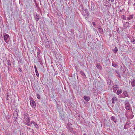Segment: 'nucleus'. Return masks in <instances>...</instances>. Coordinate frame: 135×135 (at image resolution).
Returning a JSON list of instances; mask_svg holds the SVG:
<instances>
[{
  "mask_svg": "<svg viewBox=\"0 0 135 135\" xmlns=\"http://www.w3.org/2000/svg\"><path fill=\"white\" fill-rule=\"evenodd\" d=\"M30 104L31 107L32 108H35L36 106V104L34 100L32 98H30Z\"/></svg>",
  "mask_w": 135,
  "mask_h": 135,
  "instance_id": "1",
  "label": "nucleus"
},
{
  "mask_svg": "<svg viewBox=\"0 0 135 135\" xmlns=\"http://www.w3.org/2000/svg\"><path fill=\"white\" fill-rule=\"evenodd\" d=\"M125 107L126 110H131L130 105L128 101L125 102Z\"/></svg>",
  "mask_w": 135,
  "mask_h": 135,
  "instance_id": "2",
  "label": "nucleus"
},
{
  "mask_svg": "<svg viewBox=\"0 0 135 135\" xmlns=\"http://www.w3.org/2000/svg\"><path fill=\"white\" fill-rule=\"evenodd\" d=\"M71 124L70 123H69L67 124V127L68 129L70 131L71 133H73L74 132L73 131V128L71 127Z\"/></svg>",
  "mask_w": 135,
  "mask_h": 135,
  "instance_id": "3",
  "label": "nucleus"
},
{
  "mask_svg": "<svg viewBox=\"0 0 135 135\" xmlns=\"http://www.w3.org/2000/svg\"><path fill=\"white\" fill-rule=\"evenodd\" d=\"M4 38V40L5 42L7 43H8V41L9 39V35L5 33V35L3 36Z\"/></svg>",
  "mask_w": 135,
  "mask_h": 135,
  "instance_id": "4",
  "label": "nucleus"
},
{
  "mask_svg": "<svg viewBox=\"0 0 135 135\" xmlns=\"http://www.w3.org/2000/svg\"><path fill=\"white\" fill-rule=\"evenodd\" d=\"M24 118L26 121L27 123H30V120L28 115L27 114H25L24 115Z\"/></svg>",
  "mask_w": 135,
  "mask_h": 135,
  "instance_id": "5",
  "label": "nucleus"
},
{
  "mask_svg": "<svg viewBox=\"0 0 135 135\" xmlns=\"http://www.w3.org/2000/svg\"><path fill=\"white\" fill-rule=\"evenodd\" d=\"M8 63V70H10L11 68V62L9 60L7 61Z\"/></svg>",
  "mask_w": 135,
  "mask_h": 135,
  "instance_id": "6",
  "label": "nucleus"
},
{
  "mask_svg": "<svg viewBox=\"0 0 135 135\" xmlns=\"http://www.w3.org/2000/svg\"><path fill=\"white\" fill-rule=\"evenodd\" d=\"M91 11H93L94 10L95 8V4L93 2H91Z\"/></svg>",
  "mask_w": 135,
  "mask_h": 135,
  "instance_id": "7",
  "label": "nucleus"
},
{
  "mask_svg": "<svg viewBox=\"0 0 135 135\" xmlns=\"http://www.w3.org/2000/svg\"><path fill=\"white\" fill-rule=\"evenodd\" d=\"M40 50H38V51H37V59L38 60H40L41 59L40 57Z\"/></svg>",
  "mask_w": 135,
  "mask_h": 135,
  "instance_id": "8",
  "label": "nucleus"
},
{
  "mask_svg": "<svg viewBox=\"0 0 135 135\" xmlns=\"http://www.w3.org/2000/svg\"><path fill=\"white\" fill-rule=\"evenodd\" d=\"M107 83L108 85H112L113 83L112 81L110 79H108L107 81Z\"/></svg>",
  "mask_w": 135,
  "mask_h": 135,
  "instance_id": "9",
  "label": "nucleus"
},
{
  "mask_svg": "<svg viewBox=\"0 0 135 135\" xmlns=\"http://www.w3.org/2000/svg\"><path fill=\"white\" fill-rule=\"evenodd\" d=\"M84 99L86 102L89 101L90 99V98L89 97L86 96H84Z\"/></svg>",
  "mask_w": 135,
  "mask_h": 135,
  "instance_id": "10",
  "label": "nucleus"
},
{
  "mask_svg": "<svg viewBox=\"0 0 135 135\" xmlns=\"http://www.w3.org/2000/svg\"><path fill=\"white\" fill-rule=\"evenodd\" d=\"M110 119L112 120H113L114 122L115 123H116L117 122V119L114 116H112L111 117Z\"/></svg>",
  "mask_w": 135,
  "mask_h": 135,
  "instance_id": "11",
  "label": "nucleus"
},
{
  "mask_svg": "<svg viewBox=\"0 0 135 135\" xmlns=\"http://www.w3.org/2000/svg\"><path fill=\"white\" fill-rule=\"evenodd\" d=\"M129 23L128 22L125 23L124 24V28H127L129 26Z\"/></svg>",
  "mask_w": 135,
  "mask_h": 135,
  "instance_id": "12",
  "label": "nucleus"
},
{
  "mask_svg": "<svg viewBox=\"0 0 135 135\" xmlns=\"http://www.w3.org/2000/svg\"><path fill=\"white\" fill-rule=\"evenodd\" d=\"M18 115L17 112V111H15L14 112L13 114V117H16V119H17Z\"/></svg>",
  "mask_w": 135,
  "mask_h": 135,
  "instance_id": "13",
  "label": "nucleus"
},
{
  "mask_svg": "<svg viewBox=\"0 0 135 135\" xmlns=\"http://www.w3.org/2000/svg\"><path fill=\"white\" fill-rule=\"evenodd\" d=\"M105 6H111L110 3L106 1L105 3Z\"/></svg>",
  "mask_w": 135,
  "mask_h": 135,
  "instance_id": "14",
  "label": "nucleus"
},
{
  "mask_svg": "<svg viewBox=\"0 0 135 135\" xmlns=\"http://www.w3.org/2000/svg\"><path fill=\"white\" fill-rule=\"evenodd\" d=\"M112 50L114 53L116 54L118 51V49L117 47H115Z\"/></svg>",
  "mask_w": 135,
  "mask_h": 135,
  "instance_id": "15",
  "label": "nucleus"
},
{
  "mask_svg": "<svg viewBox=\"0 0 135 135\" xmlns=\"http://www.w3.org/2000/svg\"><path fill=\"white\" fill-rule=\"evenodd\" d=\"M131 85L133 87H134L135 86V80L132 81Z\"/></svg>",
  "mask_w": 135,
  "mask_h": 135,
  "instance_id": "16",
  "label": "nucleus"
},
{
  "mask_svg": "<svg viewBox=\"0 0 135 135\" xmlns=\"http://www.w3.org/2000/svg\"><path fill=\"white\" fill-rule=\"evenodd\" d=\"M117 100V98L115 97H113L112 98V102L113 103H114V101H116Z\"/></svg>",
  "mask_w": 135,
  "mask_h": 135,
  "instance_id": "17",
  "label": "nucleus"
},
{
  "mask_svg": "<svg viewBox=\"0 0 135 135\" xmlns=\"http://www.w3.org/2000/svg\"><path fill=\"white\" fill-rule=\"evenodd\" d=\"M122 93V90L121 89L120 90H118L117 92V94L118 95H119L120 94Z\"/></svg>",
  "mask_w": 135,
  "mask_h": 135,
  "instance_id": "18",
  "label": "nucleus"
},
{
  "mask_svg": "<svg viewBox=\"0 0 135 135\" xmlns=\"http://www.w3.org/2000/svg\"><path fill=\"white\" fill-rule=\"evenodd\" d=\"M123 94L124 95L125 97H127L128 96L127 92L126 91H124L123 93Z\"/></svg>",
  "mask_w": 135,
  "mask_h": 135,
  "instance_id": "19",
  "label": "nucleus"
},
{
  "mask_svg": "<svg viewBox=\"0 0 135 135\" xmlns=\"http://www.w3.org/2000/svg\"><path fill=\"white\" fill-rule=\"evenodd\" d=\"M96 67L97 68L100 69H101L102 68L101 66L99 64H98L96 65Z\"/></svg>",
  "mask_w": 135,
  "mask_h": 135,
  "instance_id": "20",
  "label": "nucleus"
},
{
  "mask_svg": "<svg viewBox=\"0 0 135 135\" xmlns=\"http://www.w3.org/2000/svg\"><path fill=\"white\" fill-rule=\"evenodd\" d=\"M112 65L113 66L116 68L117 65L115 62H112Z\"/></svg>",
  "mask_w": 135,
  "mask_h": 135,
  "instance_id": "21",
  "label": "nucleus"
},
{
  "mask_svg": "<svg viewBox=\"0 0 135 135\" xmlns=\"http://www.w3.org/2000/svg\"><path fill=\"white\" fill-rule=\"evenodd\" d=\"M80 74L82 75L83 76H85L86 75L85 73L82 71H80Z\"/></svg>",
  "mask_w": 135,
  "mask_h": 135,
  "instance_id": "22",
  "label": "nucleus"
},
{
  "mask_svg": "<svg viewBox=\"0 0 135 135\" xmlns=\"http://www.w3.org/2000/svg\"><path fill=\"white\" fill-rule=\"evenodd\" d=\"M131 41L132 44H135V39L134 38L132 39Z\"/></svg>",
  "mask_w": 135,
  "mask_h": 135,
  "instance_id": "23",
  "label": "nucleus"
},
{
  "mask_svg": "<svg viewBox=\"0 0 135 135\" xmlns=\"http://www.w3.org/2000/svg\"><path fill=\"white\" fill-rule=\"evenodd\" d=\"M35 127L37 128H38L39 127L38 126L36 123L34 124Z\"/></svg>",
  "mask_w": 135,
  "mask_h": 135,
  "instance_id": "24",
  "label": "nucleus"
},
{
  "mask_svg": "<svg viewBox=\"0 0 135 135\" xmlns=\"http://www.w3.org/2000/svg\"><path fill=\"white\" fill-rule=\"evenodd\" d=\"M84 13H83V16H85V17L88 16V13H87V12H86V14H85V13L84 14Z\"/></svg>",
  "mask_w": 135,
  "mask_h": 135,
  "instance_id": "25",
  "label": "nucleus"
},
{
  "mask_svg": "<svg viewBox=\"0 0 135 135\" xmlns=\"http://www.w3.org/2000/svg\"><path fill=\"white\" fill-rule=\"evenodd\" d=\"M35 72H36V76H37V77H38L39 76V74L38 73V71L37 70H36L35 71Z\"/></svg>",
  "mask_w": 135,
  "mask_h": 135,
  "instance_id": "26",
  "label": "nucleus"
},
{
  "mask_svg": "<svg viewBox=\"0 0 135 135\" xmlns=\"http://www.w3.org/2000/svg\"><path fill=\"white\" fill-rule=\"evenodd\" d=\"M26 123V122H25L24 123V124H25L26 125H27L28 126H31V124H30L29 123Z\"/></svg>",
  "mask_w": 135,
  "mask_h": 135,
  "instance_id": "27",
  "label": "nucleus"
},
{
  "mask_svg": "<svg viewBox=\"0 0 135 135\" xmlns=\"http://www.w3.org/2000/svg\"><path fill=\"white\" fill-rule=\"evenodd\" d=\"M35 123V122L34 121H31V122H30V124H31V125L32 124H34Z\"/></svg>",
  "mask_w": 135,
  "mask_h": 135,
  "instance_id": "28",
  "label": "nucleus"
},
{
  "mask_svg": "<svg viewBox=\"0 0 135 135\" xmlns=\"http://www.w3.org/2000/svg\"><path fill=\"white\" fill-rule=\"evenodd\" d=\"M37 97L38 99H39L40 98V95L38 94H37Z\"/></svg>",
  "mask_w": 135,
  "mask_h": 135,
  "instance_id": "29",
  "label": "nucleus"
},
{
  "mask_svg": "<svg viewBox=\"0 0 135 135\" xmlns=\"http://www.w3.org/2000/svg\"><path fill=\"white\" fill-rule=\"evenodd\" d=\"M16 117H13V120H14L15 121H16Z\"/></svg>",
  "mask_w": 135,
  "mask_h": 135,
  "instance_id": "30",
  "label": "nucleus"
},
{
  "mask_svg": "<svg viewBox=\"0 0 135 135\" xmlns=\"http://www.w3.org/2000/svg\"><path fill=\"white\" fill-rule=\"evenodd\" d=\"M115 71L118 74L119 73V71L118 70H115Z\"/></svg>",
  "mask_w": 135,
  "mask_h": 135,
  "instance_id": "31",
  "label": "nucleus"
},
{
  "mask_svg": "<svg viewBox=\"0 0 135 135\" xmlns=\"http://www.w3.org/2000/svg\"><path fill=\"white\" fill-rule=\"evenodd\" d=\"M34 68H35V71L37 70V69L36 66L35 65H34Z\"/></svg>",
  "mask_w": 135,
  "mask_h": 135,
  "instance_id": "32",
  "label": "nucleus"
},
{
  "mask_svg": "<svg viewBox=\"0 0 135 135\" xmlns=\"http://www.w3.org/2000/svg\"><path fill=\"white\" fill-rule=\"evenodd\" d=\"M39 19V18L38 17H35V19L36 21H38Z\"/></svg>",
  "mask_w": 135,
  "mask_h": 135,
  "instance_id": "33",
  "label": "nucleus"
},
{
  "mask_svg": "<svg viewBox=\"0 0 135 135\" xmlns=\"http://www.w3.org/2000/svg\"><path fill=\"white\" fill-rule=\"evenodd\" d=\"M92 24L93 25V26H95V22H92Z\"/></svg>",
  "mask_w": 135,
  "mask_h": 135,
  "instance_id": "34",
  "label": "nucleus"
},
{
  "mask_svg": "<svg viewBox=\"0 0 135 135\" xmlns=\"http://www.w3.org/2000/svg\"><path fill=\"white\" fill-rule=\"evenodd\" d=\"M18 70L20 71L21 72H22V70L20 68H19L18 69Z\"/></svg>",
  "mask_w": 135,
  "mask_h": 135,
  "instance_id": "35",
  "label": "nucleus"
},
{
  "mask_svg": "<svg viewBox=\"0 0 135 135\" xmlns=\"http://www.w3.org/2000/svg\"><path fill=\"white\" fill-rule=\"evenodd\" d=\"M133 17H128V19L129 20L131 19H132Z\"/></svg>",
  "mask_w": 135,
  "mask_h": 135,
  "instance_id": "36",
  "label": "nucleus"
},
{
  "mask_svg": "<svg viewBox=\"0 0 135 135\" xmlns=\"http://www.w3.org/2000/svg\"><path fill=\"white\" fill-rule=\"evenodd\" d=\"M116 87H114L113 88V90H115H115H116Z\"/></svg>",
  "mask_w": 135,
  "mask_h": 135,
  "instance_id": "37",
  "label": "nucleus"
},
{
  "mask_svg": "<svg viewBox=\"0 0 135 135\" xmlns=\"http://www.w3.org/2000/svg\"><path fill=\"white\" fill-rule=\"evenodd\" d=\"M20 135H26V134L24 133H22Z\"/></svg>",
  "mask_w": 135,
  "mask_h": 135,
  "instance_id": "38",
  "label": "nucleus"
},
{
  "mask_svg": "<svg viewBox=\"0 0 135 135\" xmlns=\"http://www.w3.org/2000/svg\"><path fill=\"white\" fill-rule=\"evenodd\" d=\"M123 10H124V9H122V10H121V9H120V11L121 12H122V11H123Z\"/></svg>",
  "mask_w": 135,
  "mask_h": 135,
  "instance_id": "39",
  "label": "nucleus"
},
{
  "mask_svg": "<svg viewBox=\"0 0 135 135\" xmlns=\"http://www.w3.org/2000/svg\"><path fill=\"white\" fill-rule=\"evenodd\" d=\"M133 6H134V9L135 10V3L133 4Z\"/></svg>",
  "mask_w": 135,
  "mask_h": 135,
  "instance_id": "40",
  "label": "nucleus"
},
{
  "mask_svg": "<svg viewBox=\"0 0 135 135\" xmlns=\"http://www.w3.org/2000/svg\"><path fill=\"white\" fill-rule=\"evenodd\" d=\"M115 87H116V88H118V87H117V85H115ZM115 86H114V87Z\"/></svg>",
  "mask_w": 135,
  "mask_h": 135,
  "instance_id": "41",
  "label": "nucleus"
},
{
  "mask_svg": "<svg viewBox=\"0 0 135 135\" xmlns=\"http://www.w3.org/2000/svg\"><path fill=\"white\" fill-rule=\"evenodd\" d=\"M110 1L112 2H114V0H111Z\"/></svg>",
  "mask_w": 135,
  "mask_h": 135,
  "instance_id": "42",
  "label": "nucleus"
},
{
  "mask_svg": "<svg viewBox=\"0 0 135 135\" xmlns=\"http://www.w3.org/2000/svg\"><path fill=\"white\" fill-rule=\"evenodd\" d=\"M83 135H86V134L85 133L83 134Z\"/></svg>",
  "mask_w": 135,
  "mask_h": 135,
  "instance_id": "43",
  "label": "nucleus"
},
{
  "mask_svg": "<svg viewBox=\"0 0 135 135\" xmlns=\"http://www.w3.org/2000/svg\"><path fill=\"white\" fill-rule=\"evenodd\" d=\"M124 128L125 129H126V128L125 127V126H124Z\"/></svg>",
  "mask_w": 135,
  "mask_h": 135,
  "instance_id": "44",
  "label": "nucleus"
},
{
  "mask_svg": "<svg viewBox=\"0 0 135 135\" xmlns=\"http://www.w3.org/2000/svg\"><path fill=\"white\" fill-rule=\"evenodd\" d=\"M122 18H123V19H125V17H123H123H122Z\"/></svg>",
  "mask_w": 135,
  "mask_h": 135,
  "instance_id": "45",
  "label": "nucleus"
},
{
  "mask_svg": "<svg viewBox=\"0 0 135 135\" xmlns=\"http://www.w3.org/2000/svg\"><path fill=\"white\" fill-rule=\"evenodd\" d=\"M61 135H65V134H61Z\"/></svg>",
  "mask_w": 135,
  "mask_h": 135,
  "instance_id": "46",
  "label": "nucleus"
},
{
  "mask_svg": "<svg viewBox=\"0 0 135 135\" xmlns=\"http://www.w3.org/2000/svg\"><path fill=\"white\" fill-rule=\"evenodd\" d=\"M134 129L135 130V126L134 127Z\"/></svg>",
  "mask_w": 135,
  "mask_h": 135,
  "instance_id": "47",
  "label": "nucleus"
},
{
  "mask_svg": "<svg viewBox=\"0 0 135 135\" xmlns=\"http://www.w3.org/2000/svg\"><path fill=\"white\" fill-rule=\"evenodd\" d=\"M123 17H124V15H123Z\"/></svg>",
  "mask_w": 135,
  "mask_h": 135,
  "instance_id": "48",
  "label": "nucleus"
}]
</instances>
